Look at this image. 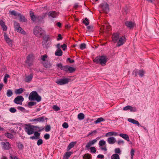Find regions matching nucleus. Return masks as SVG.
<instances>
[{
	"label": "nucleus",
	"instance_id": "f257e3e1",
	"mask_svg": "<svg viewBox=\"0 0 159 159\" xmlns=\"http://www.w3.org/2000/svg\"><path fill=\"white\" fill-rule=\"evenodd\" d=\"M93 61L96 64L99 63L102 66H104L107 61V57L104 55L98 56L93 60Z\"/></svg>",
	"mask_w": 159,
	"mask_h": 159
},
{
	"label": "nucleus",
	"instance_id": "f03ea898",
	"mask_svg": "<svg viewBox=\"0 0 159 159\" xmlns=\"http://www.w3.org/2000/svg\"><path fill=\"white\" fill-rule=\"evenodd\" d=\"M57 67L60 68L61 70H64L66 72H69V73H73L76 70L75 68L70 66L68 65L63 66L61 63L57 64Z\"/></svg>",
	"mask_w": 159,
	"mask_h": 159
},
{
	"label": "nucleus",
	"instance_id": "7ed1b4c3",
	"mask_svg": "<svg viewBox=\"0 0 159 159\" xmlns=\"http://www.w3.org/2000/svg\"><path fill=\"white\" fill-rule=\"evenodd\" d=\"M29 99L30 101L35 100L39 102L41 100V97L39 96L36 91H32L30 93L29 97Z\"/></svg>",
	"mask_w": 159,
	"mask_h": 159
},
{
	"label": "nucleus",
	"instance_id": "20e7f679",
	"mask_svg": "<svg viewBox=\"0 0 159 159\" xmlns=\"http://www.w3.org/2000/svg\"><path fill=\"white\" fill-rule=\"evenodd\" d=\"M33 33L35 36L40 38L44 35L45 31L40 26H36L33 29Z\"/></svg>",
	"mask_w": 159,
	"mask_h": 159
},
{
	"label": "nucleus",
	"instance_id": "39448f33",
	"mask_svg": "<svg viewBox=\"0 0 159 159\" xmlns=\"http://www.w3.org/2000/svg\"><path fill=\"white\" fill-rule=\"evenodd\" d=\"M43 41L42 42V45L44 48H48L51 45L50 42L48 41L51 40L50 36L49 35H45L43 37Z\"/></svg>",
	"mask_w": 159,
	"mask_h": 159
},
{
	"label": "nucleus",
	"instance_id": "423d86ee",
	"mask_svg": "<svg viewBox=\"0 0 159 159\" xmlns=\"http://www.w3.org/2000/svg\"><path fill=\"white\" fill-rule=\"evenodd\" d=\"M10 14L15 16H18L19 17V20L20 22H25L26 21V19L25 17L21 15L20 13H18L15 10L10 11L9 12Z\"/></svg>",
	"mask_w": 159,
	"mask_h": 159
},
{
	"label": "nucleus",
	"instance_id": "0eeeda50",
	"mask_svg": "<svg viewBox=\"0 0 159 159\" xmlns=\"http://www.w3.org/2000/svg\"><path fill=\"white\" fill-rule=\"evenodd\" d=\"M47 119H48V118L44 116H42L34 119H30V120L29 121L32 123V124H36L39 122H43L45 120Z\"/></svg>",
	"mask_w": 159,
	"mask_h": 159
},
{
	"label": "nucleus",
	"instance_id": "6e6552de",
	"mask_svg": "<svg viewBox=\"0 0 159 159\" xmlns=\"http://www.w3.org/2000/svg\"><path fill=\"white\" fill-rule=\"evenodd\" d=\"M109 5L106 2H104L101 4L100 5V7L102 9L103 12L107 13L109 11Z\"/></svg>",
	"mask_w": 159,
	"mask_h": 159
},
{
	"label": "nucleus",
	"instance_id": "1a4fd4ad",
	"mask_svg": "<svg viewBox=\"0 0 159 159\" xmlns=\"http://www.w3.org/2000/svg\"><path fill=\"white\" fill-rule=\"evenodd\" d=\"M70 80V79L65 78L57 80L56 83L60 85H62L67 84Z\"/></svg>",
	"mask_w": 159,
	"mask_h": 159
},
{
	"label": "nucleus",
	"instance_id": "9d476101",
	"mask_svg": "<svg viewBox=\"0 0 159 159\" xmlns=\"http://www.w3.org/2000/svg\"><path fill=\"white\" fill-rule=\"evenodd\" d=\"M26 63L29 66H31L33 63V57L32 54L29 55L26 57Z\"/></svg>",
	"mask_w": 159,
	"mask_h": 159
},
{
	"label": "nucleus",
	"instance_id": "9b49d317",
	"mask_svg": "<svg viewBox=\"0 0 159 159\" xmlns=\"http://www.w3.org/2000/svg\"><path fill=\"white\" fill-rule=\"evenodd\" d=\"M24 98L21 96H18L14 100V102L16 104L21 105L22 102L24 101Z\"/></svg>",
	"mask_w": 159,
	"mask_h": 159
},
{
	"label": "nucleus",
	"instance_id": "f8f14e48",
	"mask_svg": "<svg viewBox=\"0 0 159 159\" xmlns=\"http://www.w3.org/2000/svg\"><path fill=\"white\" fill-rule=\"evenodd\" d=\"M125 42V38L124 36L120 37L117 43L116 44V46L119 47L123 45Z\"/></svg>",
	"mask_w": 159,
	"mask_h": 159
},
{
	"label": "nucleus",
	"instance_id": "ddd939ff",
	"mask_svg": "<svg viewBox=\"0 0 159 159\" xmlns=\"http://www.w3.org/2000/svg\"><path fill=\"white\" fill-rule=\"evenodd\" d=\"M38 131H34V136H31L30 137V139H39L40 138V134L39 132H40L43 130H38Z\"/></svg>",
	"mask_w": 159,
	"mask_h": 159
},
{
	"label": "nucleus",
	"instance_id": "4468645a",
	"mask_svg": "<svg viewBox=\"0 0 159 159\" xmlns=\"http://www.w3.org/2000/svg\"><path fill=\"white\" fill-rule=\"evenodd\" d=\"M125 25L129 29H133L135 26V24L134 22L131 21H126L125 22Z\"/></svg>",
	"mask_w": 159,
	"mask_h": 159
},
{
	"label": "nucleus",
	"instance_id": "2eb2a0df",
	"mask_svg": "<svg viewBox=\"0 0 159 159\" xmlns=\"http://www.w3.org/2000/svg\"><path fill=\"white\" fill-rule=\"evenodd\" d=\"M46 16V13H43V15L41 16H37V20L39 23H43L44 22L43 19Z\"/></svg>",
	"mask_w": 159,
	"mask_h": 159
},
{
	"label": "nucleus",
	"instance_id": "dca6fc26",
	"mask_svg": "<svg viewBox=\"0 0 159 159\" xmlns=\"http://www.w3.org/2000/svg\"><path fill=\"white\" fill-rule=\"evenodd\" d=\"M1 144L2 145V148L4 150H8L10 149V143L7 142H2Z\"/></svg>",
	"mask_w": 159,
	"mask_h": 159
},
{
	"label": "nucleus",
	"instance_id": "f3484780",
	"mask_svg": "<svg viewBox=\"0 0 159 159\" xmlns=\"http://www.w3.org/2000/svg\"><path fill=\"white\" fill-rule=\"evenodd\" d=\"M128 120L130 122H131L133 124H136L138 126H141L144 129H146V127H144V126H141L140 125V124L138 122V121L137 120H136L133 119L132 118H129L128 119Z\"/></svg>",
	"mask_w": 159,
	"mask_h": 159
},
{
	"label": "nucleus",
	"instance_id": "a211bd4d",
	"mask_svg": "<svg viewBox=\"0 0 159 159\" xmlns=\"http://www.w3.org/2000/svg\"><path fill=\"white\" fill-rule=\"evenodd\" d=\"M120 37L118 34L117 33H114L112 36V41L114 43H116L118 41Z\"/></svg>",
	"mask_w": 159,
	"mask_h": 159
},
{
	"label": "nucleus",
	"instance_id": "6ab92c4d",
	"mask_svg": "<svg viewBox=\"0 0 159 159\" xmlns=\"http://www.w3.org/2000/svg\"><path fill=\"white\" fill-rule=\"evenodd\" d=\"M107 141L110 144H113L116 141V138L113 137H111L108 138Z\"/></svg>",
	"mask_w": 159,
	"mask_h": 159
},
{
	"label": "nucleus",
	"instance_id": "aec40b11",
	"mask_svg": "<svg viewBox=\"0 0 159 159\" xmlns=\"http://www.w3.org/2000/svg\"><path fill=\"white\" fill-rule=\"evenodd\" d=\"M118 135L120 136L127 141L128 142L129 141V139L127 134H126L120 133Z\"/></svg>",
	"mask_w": 159,
	"mask_h": 159
},
{
	"label": "nucleus",
	"instance_id": "412c9836",
	"mask_svg": "<svg viewBox=\"0 0 159 159\" xmlns=\"http://www.w3.org/2000/svg\"><path fill=\"white\" fill-rule=\"evenodd\" d=\"M72 153L73 152H66L63 156V159H68Z\"/></svg>",
	"mask_w": 159,
	"mask_h": 159
},
{
	"label": "nucleus",
	"instance_id": "4be33fe9",
	"mask_svg": "<svg viewBox=\"0 0 159 159\" xmlns=\"http://www.w3.org/2000/svg\"><path fill=\"white\" fill-rule=\"evenodd\" d=\"M76 143V142H70L69 145H68L66 150L67 151H69L71 149V148L74 147Z\"/></svg>",
	"mask_w": 159,
	"mask_h": 159
},
{
	"label": "nucleus",
	"instance_id": "5701e85b",
	"mask_svg": "<svg viewBox=\"0 0 159 159\" xmlns=\"http://www.w3.org/2000/svg\"><path fill=\"white\" fill-rule=\"evenodd\" d=\"M33 73L30 74V75L27 76L25 78V82H29L31 81L33 78Z\"/></svg>",
	"mask_w": 159,
	"mask_h": 159
},
{
	"label": "nucleus",
	"instance_id": "b1692460",
	"mask_svg": "<svg viewBox=\"0 0 159 159\" xmlns=\"http://www.w3.org/2000/svg\"><path fill=\"white\" fill-rule=\"evenodd\" d=\"M44 66L47 68H50L52 66V64H51L49 62L46 61L43 63Z\"/></svg>",
	"mask_w": 159,
	"mask_h": 159
},
{
	"label": "nucleus",
	"instance_id": "393cba45",
	"mask_svg": "<svg viewBox=\"0 0 159 159\" xmlns=\"http://www.w3.org/2000/svg\"><path fill=\"white\" fill-rule=\"evenodd\" d=\"M24 89L22 88L17 89L15 90V93L16 94H20L24 92Z\"/></svg>",
	"mask_w": 159,
	"mask_h": 159
},
{
	"label": "nucleus",
	"instance_id": "a878e982",
	"mask_svg": "<svg viewBox=\"0 0 159 159\" xmlns=\"http://www.w3.org/2000/svg\"><path fill=\"white\" fill-rule=\"evenodd\" d=\"M4 37L5 40L8 43H11V40L8 36L6 32H4Z\"/></svg>",
	"mask_w": 159,
	"mask_h": 159
},
{
	"label": "nucleus",
	"instance_id": "bb28decb",
	"mask_svg": "<svg viewBox=\"0 0 159 159\" xmlns=\"http://www.w3.org/2000/svg\"><path fill=\"white\" fill-rule=\"evenodd\" d=\"M119 135V134L116 132H109L106 134V136H111L114 135V136H117Z\"/></svg>",
	"mask_w": 159,
	"mask_h": 159
},
{
	"label": "nucleus",
	"instance_id": "cd10ccee",
	"mask_svg": "<svg viewBox=\"0 0 159 159\" xmlns=\"http://www.w3.org/2000/svg\"><path fill=\"white\" fill-rule=\"evenodd\" d=\"M49 16H51L52 18H55L56 16L57 13L55 11H49L48 13Z\"/></svg>",
	"mask_w": 159,
	"mask_h": 159
},
{
	"label": "nucleus",
	"instance_id": "c85d7f7f",
	"mask_svg": "<svg viewBox=\"0 0 159 159\" xmlns=\"http://www.w3.org/2000/svg\"><path fill=\"white\" fill-rule=\"evenodd\" d=\"M14 25L15 30L17 31L20 27V24L16 21H14Z\"/></svg>",
	"mask_w": 159,
	"mask_h": 159
},
{
	"label": "nucleus",
	"instance_id": "c756f323",
	"mask_svg": "<svg viewBox=\"0 0 159 159\" xmlns=\"http://www.w3.org/2000/svg\"><path fill=\"white\" fill-rule=\"evenodd\" d=\"M62 51L61 49H59L57 50L55 54V55L56 56H61L62 55Z\"/></svg>",
	"mask_w": 159,
	"mask_h": 159
},
{
	"label": "nucleus",
	"instance_id": "7c9ffc66",
	"mask_svg": "<svg viewBox=\"0 0 159 159\" xmlns=\"http://www.w3.org/2000/svg\"><path fill=\"white\" fill-rule=\"evenodd\" d=\"M92 156L90 154L87 153L84 155L83 159H91Z\"/></svg>",
	"mask_w": 159,
	"mask_h": 159
},
{
	"label": "nucleus",
	"instance_id": "2f4dec72",
	"mask_svg": "<svg viewBox=\"0 0 159 159\" xmlns=\"http://www.w3.org/2000/svg\"><path fill=\"white\" fill-rule=\"evenodd\" d=\"M4 135L6 137L10 139H12L14 138L13 135L10 133H6Z\"/></svg>",
	"mask_w": 159,
	"mask_h": 159
},
{
	"label": "nucleus",
	"instance_id": "473e14b6",
	"mask_svg": "<svg viewBox=\"0 0 159 159\" xmlns=\"http://www.w3.org/2000/svg\"><path fill=\"white\" fill-rule=\"evenodd\" d=\"M104 120V119L103 118L100 117L98 118L96 120L94 121V123L95 124H97L100 123L101 122L103 121Z\"/></svg>",
	"mask_w": 159,
	"mask_h": 159
},
{
	"label": "nucleus",
	"instance_id": "72a5a7b5",
	"mask_svg": "<svg viewBox=\"0 0 159 159\" xmlns=\"http://www.w3.org/2000/svg\"><path fill=\"white\" fill-rule=\"evenodd\" d=\"M26 126H28V127H25V129H34V128H38L39 129V128L37 126H34L33 125H27Z\"/></svg>",
	"mask_w": 159,
	"mask_h": 159
},
{
	"label": "nucleus",
	"instance_id": "f704fd0d",
	"mask_svg": "<svg viewBox=\"0 0 159 159\" xmlns=\"http://www.w3.org/2000/svg\"><path fill=\"white\" fill-rule=\"evenodd\" d=\"M111 159H120L119 156L117 154H113L111 157Z\"/></svg>",
	"mask_w": 159,
	"mask_h": 159
},
{
	"label": "nucleus",
	"instance_id": "c9c22d12",
	"mask_svg": "<svg viewBox=\"0 0 159 159\" xmlns=\"http://www.w3.org/2000/svg\"><path fill=\"white\" fill-rule=\"evenodd\" d=\"M84 118V115L83 113H80L78 115V118L80 120H82Z\"/></svg>",
	"mask_w": 159,
	"mask_h": 159
},
{
	"label": "nucleus",
	"instance_id": "e433bc0d",
	"mask_svg": "<svg viewBox=\"0 0 159 159\" xmlns=\"http://www.w3.org/2000/svg\"><path fill=\"white\" fill-rule=\"evenodd\" d=\"M13 94V92L11 89H8L7 91V95L8 97L11 96Z\"/></svg>",
	"mask_w": 159,
	"mask_h": 159
},
{
	"label": "nucleus",
	"instance_id": "4c0bfd02",
	"mask_svg": "<svg viewBox=\"0 0 159 159\" xmlns=\"http://www.w3.org/2000/svg\"><path fill=\"white\" fill-rule=\"evenodd\" d=\"M35 130H25L26 133L29 135H30L34 133Z\"/></svg>",
	"mask_w": 159,
	"mask_h": 159
},
{
	"label": "nucleus",
	"instance_id": "58836bf2",
	"mask_svg": "<svg viewBox=\"0 0 159 159\" xmlns=\"http://www.w3.org/2000/svg\"><path fill=\"white\" fill-rule=\"evenodd\" d=\"M83 23L86 26H87L89 23V20L87 18H85L84 20L83 21Z\"/></svg>",
	"mask_w": 159,
	"mask_h": 159
},
{
	"label": "nucleus",
	"instance_id": "ea45409f",
	"mask_svg": "<svg viewBox=\"0 0 159 159\" xmlns=\"http://www.w3.org/2000/svg\"><path fill=\"white\" fill-rule=\"evenodd\" d=\"M86 44L85 43H82L80 44V48L81 50H83L86 48Z\"/></svg>",
	"mask_w": 159,
	"mask_h": 159
},
{
	"label": "nucleus",
	"instance_id": "a19ab883",
	"mask_svg": "<svg viewBox=\"0 0 159 159\" xmlns=\"http://www.w3.org/2000/svg\"><path fill=\"white\" fill-rule=\"evenodd\" d=\"M17 31L23 34H26L25 32L21 27L19 29V30H17Z\"/></svg>",
	"mask_w": 159,
	"mask_h": 159
},
{
	"label": "nucleus",
	"instance_id": "79ce46f5",
	"mask_svg": "<svg viewBox=\"0 0 159 159\" xmlns=\"http://www.w3.org/2000/svg\"><path fill=\"white\" fill-rule=\"evenodd\" d=\"M17 147L20 150H22L24 148L23 145L21 143L19 142L17 143Z\"/></svg>",
	"mask_w": 159,
	"mask_h": 159
},
{
	"label": "nucleus",
	"instance_id": "37998d69",
	"mask_svg": "<svg viewBox=\"0 0 159 159\" xmlns=\"http://www.w3.org/2000/svg\"><path fill=\"white\" fill-rule=\"evenodd\" d=\"M106 144V142L104 140H100L99 143V145L100 146H102Z\"/></svg>",
	"mask_w": 159,
	"mask_h": 159
},
{
	"label": "nucleus",
	"instance_id": "c03bdc74",
	"mask_svg": "<svg viewBox=\"0 0 159 159\" xmlns=\"http://www.w3.org/2000/svg\"><path fill=\"white\" fill-rule=\"evenodd\" d=\"M87 28L89 32H93V27L92 25L88 26Z\"/></svg>",
	"mask_w": 159,
	"mask_h": 159
},
{
	"label": "nucleus",
	"instance_id": "a18cd8bd",
	"mask_svg": "<svg viewBox=\"0 0 159 159\" xmlns=\"http://www.w3.org/2000/svg\"><path fill=\"white\" fill-rule=\"evenodd\" d=\"M36 102H30L28 103V105L29 107H31L30 106H34L36 104Z\"/></svg>",
	"mask_w": 159,
	"mask_h": 159
},
{
	"label": "nucleus",
	"instance_id": "49530a36",
	"mask_svg": "<svg viewBox=\"0 0 159 159\" xmlns=\"http://www.w3.org/2000/svg\"><path fill=\"white\" fill-rule=\"evenodd\" d=\"M144 71L143 70H139L138 71V74L141 77H143L144 76Z\"/></svg>",
	"mask_w": 159,
	"mask_h": 159
},
{
	"label": "nucleus",
	"instance_id": "de8ad7c7",
	"mask_svg": "<svg viewBox=\"0 0 159 159\" xmlns=\"http://www.w3.org/2000/svg\"><path fill=\"white\" fill-rule=\"evenodd\" d=\"M115 154H120L121 153V151L120 148H116L115 149Z\"/></svg>",
	"mask_w": 159,
	"mask_h": 159
},
{
	"label": "nucleus",
	"instance_id": "09e8293b",
	"mask_svg": "<svg viewBox=\"0 0 159 159\" xmlns=\"http://www.w3.org/2000/svg\"><path fill=\"white\" fill-rule=\"evenodd\" d=\"M97 131L96 130H94L91 131L90 132L87 136V137H89L90 135H94L97 132Z\"/></svg>",
	"mask_w": 159,
	"mask_h": 159
},
{
	"label": "nucleus",
	"instance_id": "8fccbe9b",
	"mask_svg": "<svg viewBox=\"0 0 159 159\" xmlns=\"http://www.w3.org/2000/svg\"><path fill=\"white\" fill-rule=\"evenodd\" d=\"M43 140L42 139H39L37 142V144L38 146H39L43 144Z\"/></svg>",
	"mask_w": 159,
	"mask_h": 159
},
{
	"label": "nucleus",
	"instance_id": "3c124183",
	"mask_svg": "<svg viewBox=\"0 0 159 159\" xmlns=\"http://www.w3.org/2000/svg\"><path fill=\"white\" fill-rule=\"evenodd\" d=\"M31 18L32 21H33V22H35L37 20V16H35L34 15V16H33Z\"/></svg>",
	"mask_w": 159,
	"mask_h": 159
},
{
	"label": "nucleus",
	"instance_id": "603ef678",
	"mask_svg": "<svg viewBox=\"0 0 159 159\" xmlns=\"http://www.w3.org/2000/svg\"><path fill=\"white\" fill-rule=\"evenodd\" d=\"M9 111L12 113H15L16 111V109L14 107H11L10 108Z\"/></svg>",
	"mask_w": 159,
	"mask_h": 159
},
{
	"label": "nucleus",
	"instance_id": "864d4df0",
	"mask_svg": "<svg viewBox=\"0 0 159 159\" xmlns=\"http://www.w3.org/2000/svg\"><path fill=\"white\" fill-rule=\"evenodd\" d=\"M90 149L91 153H95L96 152V148L94 147H91Z\"/></svg>",
	"mask_w": 159,
	"mask_h": 159
},
{
	"label": "nucleus",
	"instance_id": "5fc2aeb1",
	"mask_svg": "<svg viewBox=\"0 0 159 159\" xmlns=\"http://www.w3.org/2000/svg\"><path fill=\"white\" fill-rule=\"evenodd\" d=\"M43 137L45 139L47 140L50 138V135L48 134H46L44 135Z\"/></svg>",
	"mask_w": 159,
	"mask_h": 159
},
{
	"label": "nucleus",
	"instance_id": "6e6d98bb",
	"mask_svg": "<svg viewBox=\"0 0 159 159\" xmlns=\"http://www.w3.org/2000/svg\"><path fill=\"white\" fill-rule=\"evenodd\" d=\"M92 144L91 143V142L90 141L86 145V148H87V150H89V147L91 146Z\"/></svg>",
	"mask_w": 159,
	"mask_h": 159
},
{
	"label": "nucleus",
	"instance_id": "4d7b16f0",
	"mask_svg": "<svg viewBox=\"0 0 159 159\" xmlns=\"http://www.w3.org/2000/svg\"><path fill=\"white\" fill-rule=\"evenodd\" d=\"M62 127L64 128L67 129L68 127V125L66 122H64L62 124Z\"/></svg>",
	"mask_w": 159,
	"mask_h": 159
},
{
	"label": "nucleus",
	"instance_id": "13d9d810",
	"mask_svg": "<svg viewBox=\"0 0 159 159\" xmlns=\"http://www.w3.org/2000/svg\"><path fill=\"white\" fill-rule=\"evenodd\" d=\"M130 107H131V106L128 105L124 107L123 110L125 111L129 110L130 109Z\"/></svg>",
	"mask_w": 159,
	"mask_h": 159
},
{
	"label": "nucleus",
	"instance_id": "bf43d9fd",
	"mask_svg": "<svg viewBox=\"0 0 159 159\" xmlns=\"http://www.w3.org/2000/svg\"><path fill=\"white\" fill-rule=\"evenodd\" d=\"M53 108L56 111H59L60 109L59 107L57 105H54L53 107Z\"/></svg>",
	"mask_w": 159,
	"mask_h": 159
},
{
	"label": "nucleus",
	"instance_id": "052dcab7",
	"mask_svg": "<svg viewBox=\"0 0 159 159\" xmlns=\"http://www.w3.org/2000/svg\"><path fill=\"white\" fill-rule=\"evenodd\" d=\"M61 47L62 48V49L64 51L66 50L67 48V46L65 43H64L61 46Z\"/></svg>",
	"mask_w": 159,
	"mask_h": 159
},
{
	"label": "nucleus",
	"instance_id": "680f3d73",
	"mask_svg": "<svg viewBox=\"0 0 159 159\" xmlns=\"http://www.w3.org/2000/svg\"><path fill=\"white\" fill-rule=\"evenodd\" d=\"M66 61H69L70 63H73L75 62V61L74 60L71 59L70 58H68L66 60Z\"/></svg>",
	"mask_w": 159,
	"mask_h": 159
},
{
	"label": "nucleus",
	"instance_id": "e2e57ef3",
	"mask_svg": "<svg viewBox=\"0 0 159 159\" xmlns=\"http://www.w3.org/2000/svg\"><path fill=\"white\" fill-rule=\"evenodd\" d=\"M41 59L43 61H45L46 59L47 58L48 56L47 55H44L41 56Z\"/></svg>",
	"mask_w": 159,
	"mask_h": 159
},
{
	"label": "nucleus",
	"instance_id": "0e129e2a",
	"mask_svg": "<svg viewBox=\"0 0 159 159\" xmlns=\"http://www.w3.org/2000/svg\"><path fill=\"white\" fill-rule=\"evenodd\" d=\"M134 149H132L130 151V155L131 156V158H132L133 157V156L134 155Z\"/></svg>",
	"mask_w": 159,
	"mask_h": 159
},
{
	"label": "nucleus",
	"instance_id": "69168bd1",
	"mask_svg": "<svg viewBox=\"0 0 159 159\" xmlns=\"http://www.w3.org/2000/svg\"><path fill=\"white\" fill-rule=\"evenodd\" d=\"M17 108L18 110L22 111H24L25 110V108L22 107H18Z\"/></svg>",
	"mask_w": 159,
	"mask_h": 159
},
{
	"label": "nucleus",
	"instance_id": "338daca9",
	"mask_svg": "<svg viewBox=\"0 0 159 159\" xmlns=\"http://www.w3.org/2000/svg\"><path fill=\"white\" fill-rule=\"evenodd\" d=\"M131 111L135 112L136 111V109L135 107H132L131 106L130 110Z\"/></svg>",
	"mask_w": 159,
	"mask_h": 159
},
{
	"label": "nucleus",
	"instance_id": "774afa93",
	"mask_svg": "<svg viewBox=\"0 0 159 159\" xmlns=\"http://www.w3.org/2000/svg\"><path fill=\"white\" fill-rule=\"evenodd\" d=\"M104 156L102 154H99L97 156V158H104Z\"/></svg>",
	"mask_w": 159,
	"mask_h": 159
}]
</instances>
